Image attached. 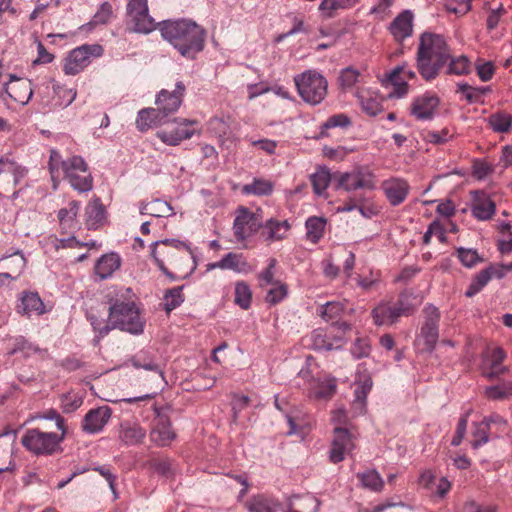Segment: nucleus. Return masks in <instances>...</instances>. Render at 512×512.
<instances>
[{
	"label": "nucleus",
	"instance_id": "1",
	"mask_svg": "<svg viewBox=\"0 0 512 512\" xmlns=\"http://www.w3.org/2000/svg\"><path fill=\"white\" fill-rule=\"evenodd\" d=\"M151 255L159 269L171 279L186 277L196 268L190 247L176 239L154 242Z\"/></svg>",
	"mask_w": 512,
	"mask_h": 512
},
{
	"label": "nucleus",
	"instance_id": "2",
	"mask_svg": "<svg viewBox=\"0 0 512 512\" xmlns=\"http://www.w3.org/2000/svg\"><path fill=\"white\" fill-rule=\"evenodd\" d=\"M160 25L162 37L183 57L194 59L204 49L206 30L190 19L166 20Z\"/></svg>",
	"mask_w": 512,
	"mask_h": 512
},
{
	"label": "nucleus",
	"instance_id": "3",
	"mask_svg": "<svg viewBox=\"0 0 512 512\" xmlns=\"http://www.w3.org/2000/svg\"><path fill=\"white\" fill-rule=\"evenodd\" d=\"M186 87L182 81L175 84L173 91L162 89L156 96L155 108H144L138 112L137 128L146 131L152 127L169 123V116L178 111L182 104Z\"/></svg>",
	"mask_w": 512,
	"mask_h": 512
},
{
	"label": "nucleus",
	"instance_id": "4",
	"mask_svg": "<svg viewBox=\"0 0 512 512\" xmlns=\"http://www.w3.org/2000/svg\"><path fill=\"white\" fill-rule=\"evenodd\" d=\"M58 152L52 150L49 160V170L53 188L57 189L61 176L68 180L71 186L81 192L92 188V177L87 169V164L80 156H73L65 161L60 160Z\"/></svg>",
	"mask_w": 512,
	"mask_h": 512
},
{
	"label": "nucleus",
	"instance_id": "5",
	"mask_svg": "<svg viewBox=\"0 0 512 512\" xmlns=\"http://www.w3.org/2000/svg\"><path fill=\"white\" fill-rule=\"evenodd\" d=\"M81 203L79 201H70L68 205L64 208H61L58 212V220L61 231L63 234L71 235L68 238L58 239L56 236H49L44 244V247L48 250L50 248H54L55 250H59L60 248L66 247H74L78 244L75 237L73 236L74 232L79 228V223L77 221V215L80 210Z\"/></svg>",
	"mask_w": 512,
	"mask_h": 512
},
{
	"label": "nucleus",
	"instance_id": "6",
	"mask_svg": "<svg viewBox=\"0 0 512 512\" xmlns=\"http://www.w3.org/2000/svg\"><path fill=\"white\" fill-rule=\"evenodd\" d=\"M109 322L113 328H119L132 334L143 332L144 321L139 309L132 301L115 302L109 308Z\"/></svg>",
	"mask_w": 512,
	"mask_h": 512
},
{
	"label": "nucleus",
	"instance_id": "7",
	"mask_svg": "<svg viewBox=\"0 0 512 512\" xmlns=\"http://www.w3.org/2000/svg\"><path fill=\"white\" fill-rule=\"evenodd\" d=\"M298 94L308 104L321 103L328 89V82L323 75L316 71L308 70L294 77Z\"/></svg>",
	"mask_w": 512,
	"mask_h": 512
},
{
	"label": "nucleus",
	"instance_id": "8",
	"mask_svg": "<svg viewBox=\"0 0 512 512\" xmlns=\"http://www.w3.org/2000/svg\"><path fill=\"white\" fill-rule=\"evenodd\" d=\"M416 310L411 298L406 293H401L393 304L381 302L371 312L374 324L392 325L402 316H409Z\"/></svg>",
	"mask_w": 512,
	"mask_h": 512
},
{
	"label": "nucleus",
	"instance_id": "9",
	"mask_svg": "<svg viewBox=\"0 0 512 512\" xmlns=\"http://www.w3.org/2000/svg\"><path fill=\"white\" fill-rule=\"evenodd\" d=\"M440 312L438 308L427 305L423 309V321L414 345L420 352L431 353L439 338Z\"/></svg>",
	"mask_w": 512,
	"mask_h": 512
},
{
	"label": "nucleus",
	"instance_id": "10",
	"mask_svg": "<svg viewBox=\"0 0 512 512\" xmlns=\"http://www.w3.org/2000/svg\"><path fill=\"white\" fill-rule=\"evenodd\" d=\"M166 127L157 131L156 136L170 146L179 145L183 140L190 139L198 132L199 122L187 118H173Z\"/></svg>",
	"mask_w": 512,
	"mask_h": 512
},
{
	"label": "nucleus",
	"instance_id": "11",
	"mask_svg": "<svg viewBox=\"0 0 512 512\" xmlns=\"http://www.w3.org/2000/svg\"><path fill=\"white\" fill-rule=\"evenodd\" d=\"M450 54V48L441 35L425 32L420 36L417 48V62H422L425 72L430 71L428 61L431 60V57L436 56L439 61L443 56H450Z\"/></svg>",
	"mask_w": 512,
	"mask_h": 512
},
{
	"label": "nucleus",
	"instance_id": "12",
	"mask_svg": "<svg viewBox=\"0 0 512 512\" xmlns=\"http://www.w3.org/2000/svg\"><path fill=\"white\" fill-rule=\"evenodd\" d=\"M60 434L34 429V455H51L60 452V443L65 435V418H55Z\"/></svg>",
	"mask_w": 512,
	"mask_h": 512
},
{
	"label": "nucleus",
	"instance_id": "13",
	"mask_svg": "<svg viewBox=\"0 0 512 512\" xmlns=\"http://www.w3.org/2000/svg\"><path fill=\"white\" fill-rule=\"evenodd\" d=\"M102 52L100 45H82L69 53L63 71L67 75H76L90 64L91 56L99 57Z\"/></svg>",
	"mask_w": 512,
	"mask_h": 512
},
{
	"label": "nucleus",
	"instance_id": "14",
	"mask_svg": "<svg viewBox=\"0 0 512 512\" xmlns=\"http://www.w3.org/2000/svg\"><path fill=\"white\" fill-rule=\"evenodd\" d=\"M127 17L138 33H150L156 28L154 19L148 13L147 0H130L127 4Z\"/></svg>",
	"mask_w": 512,
	"mask_h": 512
},
{
	"label": "nucleus",
	"instance_id": "15",
	"mask_svg": "<svg viewBox=\"0 0 512 512\" xmlns=\"http://www.w3.org/2000/svg\"><path fill=\"white\" fill-rule=\"evenodd\" d=\"M262 226L261 219L246 207H239L233 223V232L237 241H244L256 233Z\"/></svg>",
	"mask_w": 512,
	"mask_h": 512
},
{
	"label": "nucleus",
	"instance_id": "16",
	"mask_svg": "<svg viewBox=\"0 0 512 512\" xmlns=\"http://www.w3.org/2000/svg\"><path fill=\"white\" fill-rule=\"evenodd\" d=\"M355 448L354 436L346 428L335 427L334 436L329 450L330 462L337 464L345 459V455Z\"/></svg>",
	"mask_w": 512,
	"mask_h": 512
},
{
	"label": "nucleus",
	"instance_id": "17",
	"mask_svg": "<svg viewBox=\"0 0 512 512\" xmlns=\"http://www.w3.org/2000/svg\"><path fill=\"white\" fill-rule=\"evenodd\" d=\"M374 187V175L369 171L354 170L337 176L336 188H342L348 192L358 189H373Z\"/></svg>",
	"mask_w": 512,
	"mask_h": 512
},
{
	"label": "nucleus",
	"instance_id": "18",
	"mask_svg": "<svg viewBox=\"0 0 512 512\" xmlns=\"http://www.w3.org/2000/svg\"><path fill=\"white\" fill-rule=\"evenodd\" d=\"M439 98L433 93H424L413 99L410 106V114L417 120H430L433 118Z\"/></svg>",
	"mask_w": 512,
	"mask_h": 512
},
{
	"label": "nucleus",
	"instance_id": "19",
	"mask_svg": "<svg viewBox=\"0 0 512 512\" xmlns=\"http://www.w3.org/2000/svg\"><path fill=\"white\" fill-rule=\"evenodd\" d=\"M471 212L474 218L479 221L490 220L496 212V204L484 191L476 190L471 192Z\"/></svg>",
	"mask_w": 512,
	"mask_h": 512
},
{
	"label": "nucleus",
	"instance_id": "20",
	"mask_svg": "<svg viewBox=\"0 0 512 512\" xmlns=\"http://www.w3.org/2000/svg\"><path fill=\"white\" fill-rule=\"evenodd\" d=\"M381 188L392 206H398L403 203L410 191L409 183L405 179L397 177L384 180Z\"/></svg>",
	"mask_w": 512,
	"mask_h": 512
},
{
	"label": "nucleus",
	"instance_id": "21",
	"mask_svg": "<svg viewBox=\"0 0 512 512\" xmlns=\"http://www.w3.org/2000/svg\"><path fill=\"white\" fill-rule=\"evenodd\" d=\"M26 265V260L20 252L0 258V282L2 279H16Z\"/></svg>",
	"mask_w": 512,
	"mask_h": 512
},
{
	"label": "nucleus",
	"instance_id": "22",
	"mask_svg": "<svg viewBox=\"0 0 512 512\" xmlns=\"http://www.w3.org/2000/svg\"><path fill=\"white\" fill-rule=\"evenodd\" d=\"M503 275L501 268L495 265H489L474 276L465 292V295L469 298L475 296L490 282L492 278H502Z\"/></svg>",
	"mask_w": 512,
	"mask_h": 512
},
{
	"label": "nucleus",
	"instance_id": "23",
	"mask_svg": "<svg viewBox=\"0 0 512 512\" xmlns=\"http://www.w3.org/2000/svg\"><path fill=\"white\" fill-rule=\"evenodd\" d=\"M5 90L15 102L22 105L27 104L32 97V83L28 79L12 78Z\"/></svg>",
	"mask_w": 512,
	"mask_h": 512
},
{
	"label": "nucleus",
	"instance_id": "24",
	"mask_svg": "<svg viewBox=\"0 0 512 512\" xmlns=\"http://www.w3.org/2000/svg\"><path fill=\"white\" fill-rule=\"evenodd\" d=\"M413 14L406 10L400 13L390 24L389 30L395 41L402 42L413 32Z\"/></svg>",
	"mask_w": 512,
	"mask_h": 512
},
{
	"label": "nucleus",
	"instance_id": "25",
	"mask_svg": "<svg viewBox=\"0 0 512 512\" xmlns=\"http://www.w3.org/2000/svg\"><path fill=\"white\" fill-rule=\"evenodd\" d=\"M261 235L266 241H280L287 237L291 225L287 220L271 218L261 226Z\"/></svg>",
	"mask_w": 512,
	"mask_h": 512
},
{
	"label": "nucleus",
	"instance_id": "26",
	"mask_svg": "<svg viewBox=\"0 0 512 512\" xmlns=\"http://www.w3.org/2000/svg\"><path fill=\"white\" fill-rule=\"evenodd\" d=\"M415 72L407 67H397L388 76L389 81L394 86V94L403 97L408 92L407 79H413Z\"/></svg>",
	"mask_w": 512,
	"mask_h": 512
},
{
	"label": "nucleus",
	"instance_id": "27",
	"mask_svg": "<svg viewBox=\"0 0 512 512\" xmlns=\"http://www.w3.org/2000/svg\"><path fill=\"white\" fill-rule=\"evenodd\" d=\"M372 379L365 375L360 379L354 389L355 399L352 403V409L355 414H363L366 412V397L372 388Z\"/></svg>",
	"mask_w": 512,
	"mask_h": 512
},
{
	"label": "nucleus",
	"instance_id": "28",
	"mask_svg": "<svg viewBox=\"0 0 512 512\" xmlns=\"http://www.w3.org/2000/svg\"><path fill=\"white\" fill-rule=\"evenodd\" d=\"M281 504L272 497L264 494L252 496L245 502V507L248 512H277Z\"/></svg>",
	"mask_w": 512,
	"mask_h": 512
},
{
	"label": "nucleus",
	"instance_id": "29",
	"mask_svg": "<svg viewBox=\"0 0 512 512\" xmlns=\"http://www.w3.org/2000/svg\"><path fill=\"white\" fill-rule=\"evenodd\" d=\"M175 437L176 434L172 430L168 418L159 421L150 432L151 441L161 447L169 445Z\"/></svg>",
	"mask_w": 512,
	"mask_h": 512
},
{
	"label": "nucleus",
	"instance_id": "30",
	"mask_svg": "<svg viewBox=\"0 0 512 512\" xmlns=\"http://www.w3.org/2000/svg\"><path fill=\"white\" fill-rule=\"evenodd\" d=\"M219 269L233 270L234 272L247 274L252 271V267L246 261L243 254L230 252L218 261Z\"/></svg>",
	"mask_w": 512,
	"mask_h": 512
},
{
	"label": "nucleus",
	"instance_id": "31",
	"mask_svg": "<svg viewBox=\"0 0 512 512\" xmlns=\"http://www.w3.org/2000/svg\"><path fill=\"white\" fill-rule=\"evenodd\" d=\"M121 265V258L116 253L101 256L95 264V273L101 279L110 277Z\"/></svg>",
	"mask_w": 512,
	"mask_h": 512
},
{
	"label": "nucleus",
	"instance_id": "32",
	"mask_svg": "<svg viewBox=\"0 0 512 512\" xmlns=\"http://www.w3.org/2000/svg\"><path fill=\"white\" fill-rule=\"evenodd\" d=\"M146 435V430L138 424L124 422L120 425L119 438L126 445H136L140 443Z\"/></svg>",
	"mask_w": 512,
	"mask_h": 512
},
{
	"label": "nucleus",
	"instance_id": "33",
	"mask_svg": "<svg viewBox=\"0 0 512 512\" xmlns=\"http://www.w3.org/2000/svg\"><path fill=\"white\" fill-rule=\"evenodd\" d=\"M356 96L361 104L362 110L368 115L375 116L382 110L381 101L375 92L366 89H358Z\"/></svg>",
	"mask_w": 512,
	"mask_h": 512
},
{
	"label": "nucleus",
	"instance_id": "34",
	"mask_svg": "<svg viewBox=\"0 0 512 512\" xmlns=\"http://www.w3.org/2000/svg\"><path fill=\"white\" fill-rule=\"evenodd\" d=\"M327 220L323 217L311 216L305 222L306 239L317 244L325 234Z\"/></svg>",
	"mask_w": 512,
	"mask_h": 512
},
{
	"label": "nucleus",
	"instance_id": "35",
	"mask_svg": "<svg viewBox=\"0 0 512 512\" xmlns=\"http://www.w3.org/2000/svg\"><path fill=\"white\" fill-rule=\"evenodd\" d=\"M359 0H322L319 11L325 18H333L339 10H347L354 7Z\"/></svg>",
	"mask_w": 512,
	"mask_h": 512
},
{
	"label": "nucleus",
	"instance_id": "36",
	"mask_svg": "<svg viewBox=\"0 0 512 512\" xmlns=\"http://www.w3.org/2000/svg\"><path fill=\"white\" fill-rule=\"evenodd\" d=\"M336 392V381L333 378L314 380L310 384V396L315 399H328Z\"/></svg>",
	"mask_w": 512,
	"mask_h": 512
},
{
	"label": "nucleus",
	"instance_id": "37",
	"mask_svg": "<svg viewBox=\"0 0 512 512\" xmlns=\"http://www.w3.org/2000/svg\"><path fill=\"white\" fill-rule=\"evenodd\" d=\"M312 346L316 350L338 349L343 345L342 337L338 336L333 340L322 330H315L311 334Z\"/></svg>",
	"mask_w": 512,
	"mask_h": 512
},
{
	"label": "nucleus",
	"instance_id": "38",
	"mask_svg": "<svg viewBox=\"0 0 512 512\" xmlns=\"http://www.w3.org/2000/svg\"><path fill=\"white\" fill-rule=\"evenodd\" d=\"M86 225L89 229H97L104 223L105 209L97 200L90 202L85 209Z\"/></svg>",
	"mask_w": 512,
	"mask_h": 512
},
{
	"label": "nucleus",
	"instance_id": "39",
	"mask_svg": "<svg viewBox=\"0 0 512 512\" xmlns=\"http://www.w3.org/2000/svg\"><path fill=\"white\" fill-rule=\"evenodd\" d=\"M140 213L153 217H168L173 214V209L169 203L161 199H154L148 203H142Z\"/></svg>",
	"mask_w": 512,
	"mask_h": 512
},
{
	"label": "nucleus",
	"instance_id": "40",
	"mask_svg": "<svg viewBox=\"0 0 512 512\" xmlns=\"http://www.w3.org/2000/svg\"><path fill=\"white\" fill-rule=\"evenodd\" d=\"M332 176L326 167H319L313 174L310 175V181L313 191L318 196H324L326 189L331 182Z\"/></svg>",
	"mask_w": 512,
	"mask_h": 512
},
{
	"label": "nucleus",
	"instance_id": "41",
	"mask_svg": "<svg viewBox=\"0 0 512 512\" xmlns=\"http://www.w3.org/2000/svg\"><path fill=\"white\" fill-rule=\"evenodd\" d=\"M506 358V353L501 347L493 348L489 355L488 361L490 362V370L485 373L488 378L498 377L499 375L505 373L507 368L501 366V363Z\"/></svg>",
	"mask_w": 512,
	"mask_h": 512
},
{
	"label": "nucleus",
	"instance_id": "42",
	"mask_svg": "<svg viewBox=\"0 0 512 512\" xmlns=\"http://www.w3.org/2000/svg\"><path fill=\"white\" fill-rule=\"evenodd\" d=\"M362 487L373 492H381L384 487V480L375 469L366 470L357 474Z\"/></svg>",
	"mask_w": 512,
	"mask_h": 512
},
{
	"label": "nucleus",
	"instance_id": "43",
	"mask_svg": "<svg viewBox=\"0 0 512 512\" xmlns=\"http://www.w3.org/2000/svg\"><path fill=\"white\" fill-rule=\"evenodd\" d=\"M457 92L461 93L468 103H483V97L491 92L489 86L473 87L467 83H459Z\"/></svg>",
	"mask_w": 512,
	"mask_h": 512
},
{
	"label": "nucleus",
	"instance_id": "44",
	"mask_svg": "<svg viewBox=\"0 0 512 512\" xmlns=\"http://www.w3.org/2000/svg\"><path fill=\"white\" fill-rule=\"evenodd\" d=\"M487 121L492 130L497 133H508L512 127V115L506 111L491 114Z\"/></svg>",
	"mask_w": 512,
	"mask_h": 512
},
{
	"label": "nucleus",
	"instance_id": "45",
	"mask_svg": "<svg viewBox=\"0 0 512 512\" xmlns=\"http://www.w3.org/2000/svg\"><path fill=\"white\" fill-rule=\"evenodd\" d=\"M209 127L218 138L221 145H224L232 138V128L229 119L214 117L210 120Z\"/></svg>",
	"mask_w": 512,
	"mask_h": 512
},
{
	"label": "nucleus",
	"instance_id": "46",
	"mask_svg": "<svg viewBox=\"0 0 512 512\" xmlns=\"http://www.w3.org/2000/svg\"><path fill=\"white\" fill-rule=\"evenodd\" d=\"M449 59H451V55L443 56V58L440 59L439 61L437 60L436 56L431 57V60L428 61V68L430 69V71H428V72H425V70L423 69L422 62L418 61L417 62L418 72L426 81H431L439 75L440 71L448 63Z\"/></svg>",
	"mask_w": 512,
	"mask_h": 512
},
{
	"label": "nucleus",
	"instance_id": "47",
	"mask_svg": "<svg viewBox=\"0 0 512 512\" xmlns=\"http://www.w3.org/2000/svg\"><path fill=\"white\" fill-rule=\"evenodd\" d=\"M289 430L287 435H295L304 440L312 429V424L308 418H287Z\"/></svg>",
	"mask_w": 512,
	"mask_h": 512
},
{
	"label": "nucleus",
	"instance_id": "48",
	"mask_svg": "<svg viewBox=\"0 0 512 512\" xmlns=\"http://www.w3.org/2000/svg\"><path fill=\"white\" fill-rule=\"evenodd\" d=\"M252 291L250 286L244 281H238L235 284L234 302L240 308L247 310L251 306Z\"/></svg>",
	"mask_w": 512,
	"mask_h": 512
},
{
	"label": "nucleus",
	"instance_id": "49",
	"mask_svg": "<svg viewBox=\"0 0 512 512\" xmlns=\"http://www.w3.org/2000/svg\"><path fill=\"white\" fill-rule=\"evenodd\" d=\"M456 255L462 265L467 268H472L484 261L475 249L459 247L456 249Z\"/></svg>",
	"mask_w": 512,
	"mask_h": 512
},
{
	"label": "nucleus",
	"instance_id": "50",
	"mask_svg": "<svg viewBox=\"0 0 512 512\" xmlns=\"http://www.w3.org/2000/svg\"><path fill=\"white\" fill-rule=\"evenodd\" d=\"M273 190V185L270 181L263 179H254L250 184H246L242 188V193L250 195H269Z\"/></svg>",
	"mask_w": 512,
	"mask_h": 512
},
{
	"label": "nucleus",
	"instance_id": "51",
	"mask_svg": "<svg viewBox=\"0 0 512 512\" xmlns=\"http://www.w3.org/2000/svg\"><path fill=\"white\" fill-rule=\"evenodd\" d=\"M259 405V401L256 398H251L244 395H238L235 394L232 397L231 400V406L232 410L235 415L242 413V412H249L247 411L248 408L254 407L257 408ZM251 413H255L254 411H251Z\"/></svg>",
	"mask_w": 512,
	"mask_h": 512
},
{
	"label": "nucleus",
	"instance_id": "52",
	"mask_svg": "<svg viewBox=\"0 0 512 512\" xmlns=\"http://www.w3.org/2000/svg\"><path fill=\"white\" fill-rule=\"evenodd\" d=\"M361 74L359 71L348 67L340 72L338 82L342 90L347 91L352 89L358 82H360Z\"/></svg>",
	"mask_w": 512,
	"mask_h": 512
},
{
	"label": "nucleus",
	"instance_id": "53",
	"mask_svg": "<svg viewBox=\"0 0 512 512\" xmlns=\"http://www.w3.org/2000/svg\"><path fill=\"white\" fill-rule=\"evenodd\" d=\"M448 74H454V75H465L470 72L471 63L469 59L464 56L460 55L458 57H452L448 61Z\"/></svg>",
	"mask_w": 512,
	"mask_h": 512
},
{
	"label": "nucleus",
	"instance_id": "54",
	"mask_svg": "<svg viewBox=\"0 0 512 512\" xmlns=\"http://www.w3.org/2000/svg\"><path fill=\"white\" fill-rule=\"evenodd\" d=\"M344 305L340 302L332 301L320 306L319 314L326 321L337 319L343 312Z\"/></svg>",
	"mask_w": 512,
	"mask_h": 512
},
{
	"label": "nucleus",
	"instance_id": "55",
	"mask_svg": "<svg viewBox=\"0 0 512 512\" xmlns=\"http://www.w3.org/2000/svg\"><path fill=\"white\" fill-rule=\"evenodd\" d=\"M489 399L500 400L512 395V382L503 383L496 386H490L485 391Z\"/></svg>",
	"mask_w": 512,
	"mask_h": 512
},
{
	"label": "nucleus",
	"instance_id": "56",
	"mask_svg": "<svg viewBox=\"0 0 512 512\" xmlns=\"http://www.w3.org/2000/svg\"><path fill=\"white\" fill-rule=\"evenodd\" d=\"M165 299V310L170 312L180 306L184 301L182 287H174L168 290L164 296Z\"/></svg>",
	"mask_w": 512,
	"mask_h": 512
},
{
	"label": "nucleus",
	"instance_id": "57",
	"mask_svg": "<svg viewBox=\"0 0 512 512\" xmlns=\"http://www.w3.org/2000/svg\"><path fill=\"white\" fill-rule=\"evenodd\" d=\"M475 69L481 81L487 82L493 78L495 73V65L491 61H483L478 59L475 62Z\"/></svg>",
	"mask_w": 512,
	"mask_h": 512
},
{
	"label": "nucleus",
	"instance_id": "58",
	"mask_svg": "<svg viewBox=\"0 0 512 512\" xmlns=\"http://www.w3.org/2000/svg\"><path fill=\"white\" fill-rule=\"evenodd\" d=\"M273 287L268 291L266 301L271 304L281 302L287 295V285L276 281Z\"/></svg>",
	"mask_w": 512,
	"mask_h": 512
},
{
	"label": "nucleus",
	"instance_id": "59",
	"mask_svg": "<svg viewBox=\"0 0 512 512\" xmlns=\"http://www.w3.org/2000/svg\"><path fill=\"white\" fill-rule=\"evenodd\" d=\"M379 272L370 271L369 276H362L357 274L353 279L356 285L364 291H370L379 282Z\"/></svg>",
	"mask_w": 512,
	"mask_h": 512
},
{
	"label": "nucleus",
	"instance_id": "60",
	"mask_svg": "<svg viewBox=\"0 0 512 512\" xmlns=\"http://www.w3.org/2000/svg\"><path fill=\"white\" fill-rule=\"evenodd\" d=\"M109 418H83L82 429L89 434L100 432Z\"/></svg>",
	"mask_w": 512,
	"mask_h": 512
},
{
	"label": "nucleus",
	"instance_id": "61",
	"mask_svg": "<svg viewBox=\"0 0 512 512\" xmlns=\"http://www.w3.org/2000/svg\"><path fill=\"white\" fill-rule=\"evenodd\" d=\"M113 15L112 6L108 2H104L100 5L99 9L93 16L92 23L94 25L106 24L110 21Z\"/></svg>",
	"mask_w": 512,
	"mask_h": 512
},
{
	"label": "nucleus",
	"instance_id": "62",
	"mask_svg": "<svg viewBox=\"0 0 512 512\" xmlns=\"http://www.w3.org/2000/svg\"><path fill=\"white\" fill-rule=\"evenodd\" d=\"M12 447L8 443L0 442V473L12 470Z\"/></svg>",
	"mask_w": 512,
	"mask_h": 512
},
{
	"label": "nucleus",
	"instance_id": "63",
	"mask_svg": "<svg viewBox=\"0 0 512 512\" xmlns=\"http://www.w3.org/2000/svg\"><path fill=\"white\" fill-rule=\"evenodd\" d=\"M487 418H484L478 425L477 430L474 434L476 437L475 440L471 442L472 448L477 449L481 445L488 442V435H487V429L489 427V422L486 421Z\"/></svg>",
	"mask_w": 512,
	"mask_h": 512
},
{
	"label": "nucleus",
	"instance_id": "64",
	"mask_svg": "<svg viewBox=\"0 0 512 512\" xmlns=\"http://www.w3.org/2000/svg\"><path fill=\"white\" fill-rule=\"evenodd\" d=\"M451 137L452 135L447 128L440 131H427L424 135V139L432 144L446 143Z\"/></svg>",
	"mask_w": 512,
	"mask_h": 512
}]
</instances>
